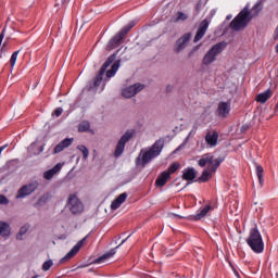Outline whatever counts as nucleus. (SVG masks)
I'll return each instance as SVG.
<instances>
[{
    "label": "nucleus",
    "mask_w": 278,
    "mask_h": 278,
    "mask_svg": "<svg viewBox=\"0 0 278 278\" xmlns=\"http://www.w3.org/2000/svg\"><path fill=\"white\" fill-rule=\"evenodd\" d=\"M132 27H136V22H130L124 28H122L110 41L108 47L110 49H116V47H121V42H123L125 36L131 31Z\"/></svg>",
    "instance_id": "0eeeda50"
},
{
    "label": "nucleus",
    "mask_w": 278,
    "mask_h": 278,
    "mask_svg": "<svg viewBox=\"0 0 278 278\" xmlns=\"http://www.w3.org/2000/svg\"><path fill=\"white\" fill-rule=\"evenodd\" d=\"M62 170V164L58 163L53 168L47 170L43 173L45 179H53V176L56 175V173H60Z\"/></svg>",
    "instance_id": "4be33fe9"
},
{
    "label": "nucleus",
    "mask_w": 278,
    "mask_h": 278,
    "mask_svg": "<svg viewBox=\"0 0 278 278\" xmlns=\"http://www.w3.org/2000/svg\"><path fill=\"white\" fill-rule=\"evenodd\" d=\"M256 175L260 186H264V167L262 165H256Z\"/></svg>",
    "instance_id": "cd10ccee"
},
{
    "label": "nucleus",
    "mask_w": 278,
    "mask_h": 278,
    "mask_svg": "<svg viewBox=\"0 0 278 278\" xmlns=\"http://www.w3.org/2000/svg\"><path fill=\"white\" fill-rule=\"evenodd\" d=\"M43 151H45V147L41 146V147L39 148V152L42 153Z\"/></svg>",
    "instance_id": "a19ab883"
},
{
    "label": "nucleus",
    "mask_w": 278,
    "mask_h": 278,
    "mask_svg": "<svg viewBox=\"0 0 278 278\" xmlns=\"http://www.w3.org/2000/svg\"><path fill=\"white\" fill-rule=\"evenodd\" d=\"M68 207L72 214H81L84 212V204L79 201V198L75 194H71L68 198Z\"/></svg>",
    "instance_id": "9b49d317"
},
{
    "label": "nucleus",
    "mask_w": 278,
    "mask_h": 278,
    "mask_svg": "<svg viewBox=\"0 0 278 278\" xmlns=\"http://www.w3.org/2000/svg\"><path fill=\"white\" fill-rule=\"evenodd\" d=\"M118 247H122V245L119 244L116 248L111 249L109 252H106L102 256L98 257L97 264H103L105 260H110V257H114V255H116V250L118 249Z\"/></svg>",
    "instance_id": "5701e85b"
},
{
    "label": "nucleus",
    "mask_w": 278,
    "mask_h": 278,
    "mask_svg": "<svg viewBox=\"0 0 278 278\" xmlns=\"http://www.w3.org/2000/svg\"><path fill=\"white\" fill-rule=\"evenodd\" d=\"M0 236L4 238L10 236V224L0 222Z\"/></svg>",
    "instance_id": "a878e982"
},
{
    "label": "nucleus",
    "mask_w": 278,
    "mask_h": 278,
    "mask_svg": "<svg viewBox=\"0 0 278 278\" xmlns=\"http://www.w3.org/2000/svg\"><path fill=\"white\" fill-rule=\"evenodd\" d=\"M10 203V200L3 194H0V205H8Z\"/></svg>",
    "instance_id": "f704fd0d"
},
{
    "label": "nucleus",
    "mask_w": 278,
    "mask_h": 278,
    "mask_svg": "<svg viewBox=\"0 0 278 278\" xmlns=\"http://www.w3.org/2000/svg\"><path fill=\"white\" fill-rule=\"evenodd\" d=\"M127 239H129V237H127L126 239L122 240V242L119 244L121 245L125 244V242H127Z\"/></svg>",
    "instance_id": "58836bf2"
},
{
    "label": "nucleus",
    "mask_w": 278,
    "mask_h": 278,
    "mask_svg": "<svg viewBox=\"0 0 278 278\" xmlns=\"http://www.w3.org/2000/svg\"><path fill=\"white\" fill-rule=\"evenodd\" d=\"M127 201V193L124 192L119 194L112 203H111V210H118L123 203Z\"/></svg>",
    "instance_id": "f3484780"
},
{
    "label": "nucleus",
    "mask_w": 278,
    "mask_h": 278,
    "mask_svg": "<svg viewBox=\"0 0 278 278\" xmlns=\"http://www.w3.org/2000/svg\"><path fill=\"white\" fill-rule=\"evenodd\" d=\"M39 186L40 184H38V181H33L28 185L22 186L16 193V199H25V197H29V194H34V192L38 190Z\"/></svg>",
    "instance_id": "6e6552de"
},
{
    "label": "nucleus",
    "mask_w": 278,
    "mask_h": 278,
    "mask_svg": "<svg viewBox=\"0 0 278 278\" xmlns=\"http://www.w3.org/2000/svg\"><path fill=\"white\" fill-rule=\"evenodd\" d=\"M257 12H258V11H256V13H255V15H254V16H257Z\"/></svg>",
    "instance_id": "37998d69"
},
{
    "label": "nucleus",
    "mask_w": 278,
    "mask_h": 278,
    "mask_svg": "<svg viewBox=\"0 0 278 278\" xmlns=\"http://www.w3.org/2000/svg\"><path fill=\"white\" fill-rule=\"evenodd\" d=\"M134 135L130 131H126L119 139V141L116 144L115 151H114V156L115 157H121L125 151V146L129 140H131V137Z\"/></svg>",
    "instance_id": "1a4fd4ad"
},
{
    "label": "nucleus",
    "mask_w": 278,
    "mask_h": 278,
    "mask_svg": "<svg viewBox=\"0 0 278 278\" xmlns=\"http://www.w3.org/2000/svg\"><path fill=\"white\" fill-rule=\"evenodd\" d=\"M245 242L254 253H264V239H262V233L257 229V226L250 230Z\"/></svg>",
    "instance_id": "20e7f679"
},
{
    "label": "nucleus",
    "mask_w": 278,
    "mask_h": 278,
    "mask_svg": "<svg viewBox=\"0 0 278 278\" xmlns=\"http://www.w3.org/2000/svg\"><path fill=\"white\" fill-rule=\"evenodd\" d=\"M270 97H273V90L267 89L266 91L256 96V101L257 103H266Z\"/></svg>",
    "instance_id": "393cba45"
},
{
    "label": "nucleus",
    "mask_w": 278,
    "mask_h": 278,
    "mask_svg": "<svg viewBox=\"0 0 278 278\" xmlns=\"http://www.w3.org/2000/svg\"><path fill=\"white\" fill-rule=\"evenodd\" d=\"M73 138H65L63 139L59 144L55 146L53 153L54 155L58 153H62V151L64 149H68V147H71V144H73Z\"/></svg>",
    "instance_id": "dca6fc26"
},
{
    "label": "nucleus",
    "mask_w": 278,
    "mask_h": 278,
    "mask_svg": "<svg viewBox=\"0 0 278 278\" xmlns=\"http://www.w3.org/2000/svg\"><path fill=\"white\" fill-rule=\"evenodd\" d=\"M225 162V157H217L214 160V155L207 153L202 156V159L199 160L198 164L201 166V168H204V166H207L206 169L203 170L202 175L198 178V181L200 184H205L206 181H210L212 179V173H216L218 170V166ZM208 164V165H207Z\"/></svg>",
    "instance_id": "f257e3e1"
},
{
    "label": "nucleus",
    "mask_w": 278,
    "mask_h": 278,
    "mask_svg": "<svg viewBox=\"0 0 278 278\" xmlns=\"http://www.w3.org/2000/svg\"><path fill=\"white\" fill-rule=\"evenodd\" d=\"M162 149H164V140L159 139L149 150H141L136 161L137 165L147 166V164L155 160V157L162 153Z\"/></svg>",
    "instance_id": "7ed1b4c3"
},
{
    "label": "nucleus",
    "mask_w": 278,
    "mask_h": 278,
    "mask_svg": "<svg viewBox=\"0 0 278 278\" xmlns=\"http://www.w3.org/2000/svg\"><path fill=\"white\" fill-rule=\"evenodd\" d=\"M205 141L206 144H210V147H216V144H218V132H207L205 136Z\"/></svg>",
    "instance_id": "aec40b11"
},
{
    "label": "nucleus",
    "mask_w": 278,
    "mask_h": 278,
    "mask_svg": "<svg viewBox=\"0 0 278 278\" xmlns=\"http://www.w3.org/2000/svg\"><path fill=\"white\" fill-rule=\"evenodd\" d=\"M28 229H29V227H27V226L21 227V229L16 236V239L23 240V236H25V233H27Z\"/></svg>",
    "instance_id": "473e14b6"
},
{
    "label": "nucleus",
    "mask_w": 278,
    "mask_h": 278,
    "mask_svg": "<svg viewBox=\"0 0 278 278\" xmlns=\"http://www.w3.org/2000/svg\"><path fill=\"white\" fill-rule=\"evenodd\" d=\"M210 23L211 21L207 18L203 20L200 23L193 42H199V40H201L203 36H205V34L207 33V28L210 27Z\"/></svg>",
    "instance_id": "4468645a"
},
{
    "label": "nucleus",
    "mask_w": 278,
    "mask_h": 278,
    "mask_svg": "<svg viewBox=\"0 0 278 278\" xmlns=\"http://www.w3.org/2000/svg\"><path fill=\"white\" fill-rule=\"evenodd\" d=\"M179 166H180V164L177 163V162H175V163H173V164L168 167V169L166 170V173H169V176H170V175H173L174 173H177V170L179 169Z\"/></svg>",
    "instance_id": "7c9ffc66"
},
{
    "label": "nucleus",
    "mask_w": 278,
    "mask_h": 278,
    "mask_svg": "<svg viewBox=\"0 0 278 278\" xmlns=\"http://www.w3.org/2000/svg\"><path fill=\"white\" fill-rule=\"evenodd\" d=\"M170 179V173L168 172H163L161 175L156 178L155 185L159 186L160 188H163V186H166V181Z\"/></svg>",
    "instance_id": "412c9836"
},
{
    "label": "nucleus",
    "mask_w": 278,
    "mask_h": 278,
    "mask_svg": "<svg viewBox=\"0 0 278 278\" xmlns=\"http://www.w3.org/2000/svg\"><path fill=\"white\" fill-rule=\"evenodd\" d=\"M142 90H144V85L137 83L135 85H131L125 88L122 94L123 97H125V99H131V97H136V94H138V92H142Z\"/></svg>",
    "instance_id": "f8f14e48"
},
{
    "label": "nucleus",
    "mask_w": 278,
    "mask_h": 278,
    "mask_svg": "<svg viewBox=\"0 0 278 278\" xmlns=\"http://www.w3.org/2000/svg\"><path fill=\"white\" fill-rule=\"evenodd\" d=\"M229 112H231V103L219 102L215 114L216 116H219V118H227V116H229Z\"/></svg>",
    "instance_id": "2eb2a0df"
},
{
    "label": "nucleus",
    "mask_w": 278,
    "mask_h": 278,
    "mask_svg": "<svg viewBox=\"0 0 278 278\" xmlns=\"http://www.w3.org/2000/svg\"><path fill=\"white\" fill-rule=\"evenodd\" d=\"M190 38H192L191 33L184 34L180 38L177 39V41L174 45V51L176 53H181L186 49V45L190 42Z\"/></svg>",
    "instance_id": "ddd939ff"
},
{
    "label": "nucleus",
    "mask_w": 278,
    "mask_h": 278,
    "mask_svg": "<svg viewBox=\"0 0 278 278\" xmlns=\"http://www.w3.org/2000/svg\"><path fill=\"white\" fill-rule=\"evenodd\" d=\"M54 115H55L56 117L62 116V108L55 109V110H54Z\"/></svg>",
    "instance_id": "e433bc0d"
},
{
    "label": "nucleus",
    "mask_w": 278,
    "mask_h": 278,
    "mask_svg": "<svg viewBox=\"0 0 278 278\" xmlns=\"http://www.w3.org/2000/svg\"><path fill=\"white\" fill-rule=\"evenodd\" d=\"M210 210H212V206L205 205L197 215L189 217V220H201V218H205Z\"/></svg>",
    "instance_id": "b1692460"
},
{
    "label": "nucleus",
    "mask_w": 278,
    "mask_h": 278,
    "mask_svg": "<svg viewBox=\"0 0 278 278\" xmlns=\"http://www.w3.org/2000/svg\"><path fill=\"white\" fill-rule=\"evenodd\" d=\"M226 49L227 43L225 41L215 43L204 55L202 64H204V66H210V64L216 62V58H218V55Z\"/></svg>",
    "instance_id": "39448f33"
},
{
    "label": "nucleus",
    "mask_w": 278,
    "mask_h": 278,
    "mask_svg": "<svg viewBox=\"0 0 278 278\" xmlns=\"http://www.w3.org/2000/svg\"><path fill=\"white\" fill-rule=\"evenodd\" d=\"M88 240V236H86L85 238H83L80 241L77 242V244H75L71 251L60 261V264H64L66 262H68V260H73V257L76 256L77 253H79V251L81 250V247H84V244H86Z\"/></svg>",
    "instance_id": "9d476101"
},
{
    "label": "nucleus",
    "mask_w": 278,
    "mask_h": 278,
    "mask_svg": "<svg viewBox=\"0 0 278 278\" xmlns=\"http://www.w3.org/2000/svg\"><path fill=\"white\" fill-rule=\"evenodd\" d=\"M78 151H81L84 160H88V155H90V151L84 144L77 147Z\"/></svg>",
    "instance_id": "c85d7f7f"
},
{
    "label": "nucleus",
    "mask_w": 278,
    "mask_h": 278,
    "mask_svg": "<svg viewBox=\"0 0 278 278\" xmlns=\"http://www.w3.org/2000/svg\"><path fill=\"white\" fill-rule=\"evenodd\" d=\"M116 53L111 54L108 60L104 62V64L102 65V67L100 68L98 75L94 77L93 79V88L97 90L99 88V86H101L102 84V89L105 88V81L108 80H103V75H105V72L108 71V68H110V65L113 64L116 61Z\"/></svg>",
    "instance_id": "423d86ee"
},
{
    "label": "nucleus",
    "mask_w": 278,
    "mask_h": 278,
    "mask_svg": "<svg viewBox=\"0 0 278 278\" xmlns=\"http://www.w3.org/2000/svg\"><path fill=\"white\" fill-rule=\"evenodd\" d=\"M78 131H79L80 134H84V132H87V131L92 132V130L90 129V122H88V121H83V122L78 125Z\"/></svg>",
    "instance_id": "bb28decb"
},
{
    "label": "nucleus",
    "mask_w": 278,
    "mask_h": 278,
    "mask_svg": "<svg viewBox=\"0 0 278 278\" xmlns=\"http://www.w3.org/2000/svg\"><path fill=\"white\" fill-rule=\"evenodd\" d=\"M118 68H121V60L115 61L111 68L106 71V79L108 81L110 79H112V77H114V75H116V73L118 72Z\"/></svg>",
    "instance_id": "6ab92c4d"
},
{
    "label": "nucleus",
    "mask_w": 278,
    "mask_h": 278,
    "mask_svg": "<svg viewBox=\"0 0 278 278\" xmlns=\"http://www.w3.org/2000/svg\"><path fill=\"white\" fill-rule=\"evenodd\" d=\"M275 51H276V53H278V43L275 47Z\"/></svg>",
    "instance_id": "79ce46f5"
},
{
    "label": "nucleus",
    "mask_w": 278,
    "mask_h": 278,
    "mask_svg": "<svg viewBox=\"0 0 278 278\" xmlns=\"http://www.w3.org/2000/svg\"><path fill=\"white\" fill-rule=\"evenodd\" d=\"M51 266H53V261L48 260L42 264V270L47 271L51 268Z\"/></svg>",
    "instance_id": "72a5a7b5"
},
{
    "label": "nucleus",
    "mask_w": 278,
    "mask_h": 278,
    "mask_svg": "<svg viewBox=\"0 0 278 278\" xmlns=\"http://www.w3.org/2000/svg\"><path fill=\"white\" fill-rule=\"evenodd\" d=\"M257 8H260V3L255 4L250 12L249 7H244V9L230 22V29H232V31H240L244 29L249 23H251L253 16H255L253 15V12H255Z\"/></svg>",
    "instance_id": "f03ea898"
},
{
    "label": "nucleus",
    "mask_w": 278,
    "mask_h": 278,
    "mask_svg": "<svg viewBox=\"0 0 278 278\" xmlns=\"http://www.w3.org/2000/svg\"><path fill=\"white\" fill-rule=\"evenodd\" d=\"M71 0H62L63 5H66Z\"/></svg>",
    "instance_id": "ea45409f"
},
{
    "label": "nucleus",
    "mask_w": 278,
    "mask_h": 278,
    "mask_svg": "<svg viewBox=\"0 0 278 278\" xmlns=\"http://www.w3.org/2000/svg\"><path fill=\"white\" fill-rule=\"evenodd\" d=\"M179 21H188V14L179 11L176 13L175 23H179Z\"/></svg>",
    "instance_id": "c756f323"
},
{
    "label": "nucleus",
    "mask_w": 278,
    "mask_h": 278,
    "mask_svg": "<svg viewBox=\"0 0 278 278\" xmlns=\"http://www.w3.org/2000/svg\"><path fill=\"white\" fill-rule=\"evenodd\" d=\"M182 179L185 181H193V179H197V170L192 167H188L182 173Z\"/></svg>",
    "instance_id": "a211bd4d"
},
{
    "label": "nucleus",
    "mask_w": 278,
    "mask_h": 278,
    "mask_svg": "<svg viewBox=\"0 0 278 278\" xmlns=\"http://www.w3.org/2000/svg\"><path fill=\"white\" fill-rule=\"evenodd\" d=\"M203 5V3L201 1H199L195 4V16H199V14L201 13V7Z\"/></svg>",
    "instance_id": "c9c22d12"
},
{
    "label": "nucleus",
    "mask_w": 278,
    "mask_h": 278,
    "mask_svg": "<svg viewBox=\"0 0 278 278\" xmlns=\"http://www.w3.org/2000/svg\"><path fill=\"white\" fill-rule=\"evenodd\" d=\"M18 53H21V50H16L12 53L11 59H10V64L12 68H14V65L16 64V60L18 58Z\"/></svg>",
    "instance_id": "2f4dec72"
},
{
    "label": "nucleus",
    "mask_w": 278,
    "mask_h": 278,
    "mask_svg": "<svg viewBox=\"0 0 278 278\" xmlns=\"http://www.w3.org/2000/svg\"><path fill=\"white\" fill-rule=\"evenodd\" d=\"M5 147H8V146H2V147H0V155H1V153H3Z\"/></svg>",
    "instance_id": "4c0bfd02"
}]
</instances>
